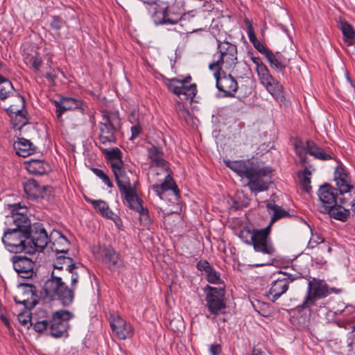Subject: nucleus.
I'll return each mask as SVG.
<instances>
[{"instance_id":"22","label":"nucleus","mask_w":355,"mask_h":355,"mask_svg":"<svg viewBox=\"0 0 355 355\" xmlns=\"http://www.w3.org/2000/svg\"><path fill=\"white\" fill-rule=\"evenodd\" d=\"M99 253L102 261L110 270L118 269L122 266V259L112 248L103 246L100 248Z\"/></svg>"},{"instance_id":"14","label":"nucleus","mask_w":355,"mask_h":355,"mask_svg":"<svg viewBox=\"0 0 355 355\" xmlns=\"http://www.w3.org/2000/svg\"><path fill=\"white\" fill-rule=\"evenodd\" d=\"M117 121L114 115L103 114L102 121L98 125V139L103 145H110L116 142L115 132L116 128L114 122Z\"/></svg>"},{"instance_id":"19","label":"nucleus","mask_w":355,"mask_h":355,"mask_svg":"<svg viewBox=\"0 0 355 355\" xmlns=\"http://www.w3.org/2000/svg\"><path fill=\"white\" fill-rule=\"evenodd\" d=\"M12 262L15 270L20 277L28 279L35 274V263L31 259L15 255L12 258Z\"/></svg>"},{"instance_id":"48","label":"nucleus","mask_w":355,"mask_h":355,"mask_svg":"<svg viewBox=\"0 0 355 355\" xmlns=\"http://www.w3.org/2000/svg\"><path fill=\"white\" fill-rule=\"evenodd\" d=\"M51 26L53 29L59 31L62 27V20L59 17H53L51 23Z\"/></svg>"},{"instance_id":"51","label":"nucleus","mask_w":355,"mask_h":355,"mask_svg":"<svg viewBox=\"0 0 355 355\" xmlns=\"http://www.w3.org/2000/svg\"><path fill=\"white\" fill-rule=\"evenodd\" d=\"M71 273V287L72 288H70L73 292V289H74L76 288V283L78 282V275L76 273V272H73V270H72V272Z\"/></svg>"},{"instance_id":"18","label":"nucleus","mask_w":355,"mask_h":355,"mask_svg":"<svg viewBox=\"0 0 355 355\" xmlns=\"http://www.w3.org/2000/svg\"><path fill=\"white\" fill-rule=\"evenodd\" d=\"M318 196L320 200V210L323 213L337 203L338 189L329 184H324L319 188Z\"/></svg>"},{"instance_id":"26","label":"nucleus","mask_w":355,"mask_h":355,"mask_svg":"<svg viewBox=\"0 0 355 355\" xmlns=\"http://www.w3.org/2000/svg\"><path fill=\"white\" fill-rule=\"evenodd\" d=\"M266 58L272 69L277 72L283 73L288 64V60L281 55L279 53H273L272 51L268 52Z\"/></svg>"},{"instance_id":"9","label":"nucleus","mask_w":355,"mask_h":355,"mask_svg":"<svg viewBox=\"0 0 355 355\" xmlns=\"http://www.w3.org/2000/svg\"><path fill=\"white\" fill-rule=\"evenodd\" d=\"M270 231V225L261 230H248L246 233L249 235L250 239L245 242L252 245L256 252L272 255L275 252V248L269 237Z\"/></svg>"},{"instance_id":"40","label":"nucleus","mask_w":355,"mask_h":355,"mask_svg":"<svg viewBox=\"0 0 355 355\" xmlns=\"http://www.w3.org/2000/svg\"><path fill=\"white\" fill-rule=\"evenodd\" d=\"M33 328L35 331L42 333L45 330L49 329V319H41L37 321H33Z\"/></svg>"},{"instance_id":"11","label":"nucleus","mask_w":355,"mask_h":355,"mask_svg":"<svg viewBox=\"0 0 355 355\" xmlns=\"http://www.w3.org/2000/svg\"><path fill=\"white\" fill-rule=\"evenodd\" d=\"M73 318V314L67 310H58L53 312L49 318V331L54 338H60L67 333L68 322Z\"/></svg>"},{"instance_id":"13","label":"nucleus","mask_w":355,"mask_h":355,"mask_svg":"<svg viewBox=\"0 0 355 355\" xmlns=\"http://www.w3.org/2000/svg\"><path fill=\"white\" fill-rule=\"evenodd\" d=\"M191 80V76H187L184 79H179L177 78H171L167 84V87L169 91L180 97L184 96V99L192 101L196 95L197 87L196 84H191L186 85Z\"/></svg>"},{"instance_id":"50","label":"nucleus","mask_w":355,"mask_h":355,"mask_svg":"<svg viewBox=\"0 0 355 355\" xmlns=\"http://www.w3.org/2000/svg\"><path fill=\"white\" fill-rule=\"evenodd\" d=\"M221 352V347L220 345L215 344L211 345L209 347V352L211 355H218Z\"/></svg>"},{"instance_id":"34","label":"nucleus","mask_w":355,"mask_h":355,"mask_svg":"<svg viewBox=\"0 0 355 355\" xmlns=\"http://www.w3.org/2000/svg\"><path fill=\"white\" fill-rule=\"evenodd\" d=\"M267 208L272 211L273 214L271 218L270 222L268 225H270V227L273 224L275 221L277 220L286 217L289 215L288 212L286 211L285 209H282L281 207L274 204V203H268L267 204Z\"/></svg>"},{"instance_id":"38","label":"nucleus","mask_w":355,"mask_h":355,"mask_svg":"<svg viewBox=\"0 0 355 355\" xmlns=\"http://www.w3.org/2000/svg\"><path fill=\"white\" fill-rule=\"evenodd\" d=\"M65 105V109L76 110L80 109L82 107V101L79 99L70 98V97H62L60 98ZM64 108V107H63Z\"/></svg>"},{"instance_id":"39","label":"nucleus","mask_w":355,"mask_h":355,"mask_svg":"<svg viewBox=\"0 0 355 355\" xmlns=\"http://www.w3.org/2000/svg\"><path fill=\"white\" fill-rule=\"evenodd\" d=\"M42 163L37 160H33L29 162L27 166V170L31 173L42 175L44 172V169L41 167Z\"/></svg>"},{"instance_id":"45","label":"nucleus","mask_w":355,"mask_h":355,"mask_svg":"<svg viewBox=\"0 0 355 355\" xmlns=\"http://www.w3.org/2000/svg\"><path fill=\"white\" fill-rule=\"evenodd\" d=\"M354 313H355V306L350 304L346 305L345 309L335 312L336 314L344 313L345 315H349Z\"/></svg>"},{"instance_id":"62","label":"nucleus","mask_w":355,"mask_h":355,"mask_svg":"<svg viewBox=\"0 0 355 355\" xmlns=\"http://www.w3.org/2000/svg\"><path fill=\"white\" fill-rule=\"evenodd\" d=\"M249 40L250 41V42H251V43H252V44H253L254 43H255V42H258V41H259V40H257V38L256 35H254V36H253V37H250V38L249 39Z\"/></svg>"},{"instance_id":"17","label":"nucleus","mask_w":355,"mask_h":355,"mask_svg":"<svg viewBox=\"0 0 355 355\" xmlns=\"http://www.w3.org/2000/svg\"><path fill=\"white\" fill-rule=\"evenodd\" d=\"M110 324L113 333L120 340L132 338L134 335L132 325L118 315H110Z\"/></svg>"},{"instance_id":"25","label":"nucleus","mask_w":355,"mask_h":355,"mask_svg":"<svg viewBox=\"0 0 355 355\" xmlns=\"http://www.w3.org/2000/svg\"><path fill=\"white\" fill-rule=\"evenodd\" d=\"M184 5L183 0H175L172 5H168L167 9L168 24H177L182 19L185 11Z\"/></svg>"},{"instance_id":"63","label":"nucleus","mask_w":355,"mask_h":355,"mask_svg":"<svg viewBox=\"0 0 355 355\" xmlns=\"http://www.w3.org/2000/svg\"><path fill=\"white\" fill-rule=\"evenodd\" d=\"M350 205H351L352 210L355 213V199H354V200L350 202Z\"/></svg>"},{"instance_id":"36","label":"nucleus","mask_w":355,"mask_h":355,"mask_svg":"<svg viewBox=\"0 0 355 355\" xmlns=\"http://www.w3.org/2000/svg\"><path fill=\"white\" fill-rule=\"evenodd\" d=\"M24 62L26 65L31 66L35 71L37 72L40 70L42 64V59L37 55H26L24 58Z\"/></svg>"},{"instance_id":"43","label":"nucleus","mask_w":355,"mask_h":355,"mask_svg":"<svg viewBox=\"0 0 355 355\" xmlns=\"http://www.w3.org/2000/svg\"><path fill=\"white\" fill-rule=\"evenodd\" d=\"M55 106V114L58 119H60L62 114L67 111L69 110L68 109H65L63 107H65V105H64V103L60 99L59 101H55L54 102Z\"/></svg>"},{"instance_id":"21","label":"nucleus","mask_w":355,"mask_h":355,"mask_svg":"<svg viewBox=\"0 0 355 355\" xmlns=\"http://www.w3.org/2000/svg\"><path fill=\"white\" fill-rule=\"evenodd\" d=\"M334 180L340 195L347 193L355 194V189L352 184V178L347 170L343 166L336 167L334 172Z\"/></svg>"},{"instance_id":"28","label":"nucleus","mask_w":355,"mask_h":355,"mask_svg":"<svg viewBox=\"0 0 355 355\" xmlns=\"http://www.w3.org/2000/svg\"><path fill=\"white\" fill-rule=\"evenodd\" d=\"M338 27L343 35V42L346 46H349L355 43V31L346 21L341 20L338 23Z\"/></svg>"},{"instance_id":"55","label":"nucleus","mask_w":355,"mask_h":355,"mask_svg":"<svg viewBox=\"0 0 355 355\" xmlns=\"http://www.w3.org/2000/svg\"><path fill=\"white\" fill-rule=\"evenodd\" d=\"M92 171L101 180L106 174L103 172V171H102L101 169L97 168H93Z\"/></svg>"},{"instance_id":"42","label":"nucleus","mask_w":355,"mask_h":355,"mask_svg":"<svg viewBox=\"0 0 355 355\" xmlns=\"http://www.w3.org/2000/svg\"><path fill=\"white\" fill-rule=\"evenodd\" d=\"M295 152H296V154L300 157V162L302 163H305L306 161V154L308 153L306 146L303 147V146H300L298 144H296L295 145Z\"/></svg>"},{"instance_id":"64","label":"nucleus","mask_w":355,"mask_h":355,"mask_svg":"<svg viewBox=\"0 0 355 355\" xmlns=\"http://www.w3.org/2000/svg\"><path fill=\"white\" fill-rule=\"evenodd\" d=\"M178 105H179V108H180V110H183V111H184L185 112L188 113V110H186V109L184 107V106H183V105H182L180 103H178Z\"/></svg>"},{"instance_id":"49","label":"nucleus","mask_w":355,"mask_h":355,"mask_svg":"<svg viewBox=\"0 0 355 355\" xmlns=\"http://www.w3.org/2000/svg\"><path fill=\"white\" fill-rule=\"evenodd\" d=\"M37 184L36 182V181L33 180H28L26 184H24V191L26 193H28L29 192V190L33 187V188H37Z\"/></svg>"},{"instance_id":"35","label":"nucleus","mask_w":355,"mask_h":355,"mask_svg":"<svg viewBox=\"0 0 355 355\" xmlns=\"http://www.w3.org/2000/svg\"><path fill=\"white\" fill-rule=\"evenodd\" d=\"M18 94L14 89L10 81H6L5 84L0 88V99L5 100L9 97H13L16 100V95Z\"/></svg>"},{"instance_id":"54","label":"nucleus","mask_w":355,"mask_h":355,"mask_svg":"<svg viewBox=\"0 0 355 355\" xmlns=\"http://www.w3.org/2000/svg\"><path fill=\"white\" fill-rule=\"evenodd\" d=\"M139 219H140L141 222L144 223L145 225L149 224L150 223L149 213L148 212L144 213V215H142L139 217Z\"/></svg>"},{"instance_id":"47","label":"nucleus","mask_w":355,"mask_h":355,"mask_svg":"<svg viewBox=\"0 0 355 355\" xmlns=\"http://www.w3.org/2000/svg\"><path fill=\"white\" fill-rule=\"evenodd\" d=\"M254 47L261 53L266 56L268 52H270V50L266 48L259 41L253 44Z\"/></svg>"},{"instance_id":"15","label":"nucleus","mask_w":355,"mask_h":355,"mask_svg":"<svg viewBox=\"0 0 355 355\" xmlns=\"http://www.w3.org/2000/svg\"><path fill=\"white\" fill-rule=\"evenodd\" d=\"M25 107V100L19 94L16 95V104L10 105L8 111L11 114V123L14 128L20 130L24 126L28 119L25 116L24 110Z\"/></svg>"},{"instance_id":"5","label":"nucleus","mask_w":355,"mask_h":355,"mask_svg":"<svg viewBox=\"0 0 355 355\" xmlns=\"http://www.w3.org/2000/svg\"><path fill=\"white\" fill-rule=\"evenodd\" d=\"M237 62V47L229 42L218 44L217 51L214 55V61L209 68L211 71H220L223 69H232Z\"/></svg>"},{"instance_id":"31","label":"nucleus","mask_w":355,"mask_h":355,"mask_svg":"<svg viewBox=\"0 0 355 355\" xmlns=\"http://www.w3.org/2000/svg\"><path fill=\"white\" fill-rule=\"evenodd\" d=\"M306 148L308 153L317 159L321 160H329L331 159L330 155L326 153L322 148L311 140L306 141Z\"/></svg>"},{"instance_id":"24","label":"nucleus","mask_w":355,"mask_h":355,"mask_svg":"<svg viewBox=\"0 0 355 355\" xmlns=\"http://www.w3.org/2000/svg\"><path fill=\"white\" fill-rule=\"evenodd\" d=\"M196 268L203 273L209 283L218 285L223 284L220 273L207 261L200 260L197 263Z\"/></svg>"},{"instance_id":"27","label":"nucleus","mask_w":355,"mask_h":355,"mask_svg":"<svg viewBox=\"0 0 355 355\" xmlns=\"http://www.w3.org/2000/svg\"><path fill=\"white\" fill-rule=\"evenodd\" d=\"M32 143L24 138H19L17 141L14 143V149L16 153L22 157H26L34 153Z\"/></svg>"},{"instance_id":"4","label":"nucleus","mask_w":355,"mask_h":355,"mask_svg":"<svg viewBox=\"0 0 355 355\" xmlns=\"http://www.w3.org/2000/svg\"><path fill=\"white\" fill-rule=\"evenodd\" d=\"M148 157L150 159V166L159 168L164 176V181L162 183L151 186L153 191L162 200L164 198L166 193L171 192L175 200H177L179 196V190L168 172L167 162L163 157L162 150L156 146L149 148L148 149Z\"/></svg>"},{"instance_id":"23","label":"nucleus","mask_w":355,"mask_h":355,"mask_svg":"<svg viewBox=\"0 0 355 355\" xmlns=\"http://www.w3.org/2000/svg\"><path fill=\"white\" fill-rule=\"evenodd\" d=\"M293 279L282 278L273 281L271 284L268 294L266 295L269 300L275 302L288 289L289 284L293 282Z\"/></svg>"},{"instance_id":"59","label":"nucleus","mask_w":355,"mask_h":355,"mask_svg":"<svg viewBox=\"0 0 355 355\" xmlns=\"http://www.w3.org/2000/svg\"><path fill=\"white\" fill-rule=\"evenodd\" d=\"M329 291H330V293L332 292V293H334L336 294H338V293H340L342 290L341 289H339V288H329Z\"/></svg>"},{"instance_id":"7","label":"nucleus","mask_w":355,"mask_h":355,"mask_svg":"<svg viewBox=\"0 0 355 355\" xmlns=\"http://www.w3.org/2000/svg\"><path fill=\"white\" fill-rule=\"evenodd\" d=\"M329 294V287L326 282L313 277L307 283L304 299L299 308L311 311L313 307L318 306V301L326 298Z\"/></svg>"},{"instance_id":"57","label":"nucleus","mask_w":355,"mask_h":355,"mask_svg":"<svg viewBox=\"0 0 355 355\" xmlns=\"http://www.w3.org/2000/svg\"><path fill=\"white\" fill-rule=\"evenodd\" d=\"M248 38L250 39V37H253L255 35V33H254V31L253 30V28L252 26V24L248 21Z\"/></svg>"},{"instance_id":"20","label":"nucleus","mask_w":355,"mask_h":355,"mask_svg":"<svg viewBox=\"0 0 355 355\" xmlns=\"http://www.w3.org/2000/svg\"><path fill=\"white\" fill-rule=\"evenodd\" d=\"M213 71L216 79V86L218 91L223 92L222 96H234L238 89V84L234 78L231 75L220 77V71L214 70Z\"/></svg>"},{"instance_id":"56","label":"nucleus","mask_w":355,"mask_h":355,"mask_svg":"<svg viewBox=\"0 0 355 355\" xmlns=\"http://www.w3.org/2000/svg\"><path fill=\"white\" fill-rule=\"evenodd\" d=\"M92 171L101 180L106 174L103 172V171H102L101 169L97 168H93Z\"/></svg>"},{"instance_id":"2","label":"nucleus","mask_w":355,"mask_h":355,"mask_svg":"<svg viewBox=\"0 0 355 355\" xmlns=\"http://www.w3.org/2000/svg\"><path fill=\"white\" fill-rule=\"evenodd\" d=\"M103 152L112 168L119 189L124 195L129 207L138 212L139 217L144 213L148 212V209L141 205V200L138 198L135 187L131 184L126 176L124 164L121 159V151L118 148H114L104 149Z\"/></svg>"},{"instance_id":"52","label":"nucleus","mask_w":355,"mask_h":355,"mask_svg":"<svg viewBox=\"0 0 355 355\" xmlns=\"http://www.w3.org/2000/svg\"><path fill=\"white\" fill-rule=\"evenodd\" d=\"M108 219L113 220L117 227H120L122 225V221L121 218L114 212L112 213V216H110V217H109Z\"/></svg>"},{"instance_id":"29","label":"nucleus","mask_w":355,"mask_h":355,"mask_svg":"<svg viewBox=\"0 0 355 355\" xmlns=\"http://www.w3.org/2000/svg\"><path fill=\"white\" fill-rule=\"evenodd\" d=\"M86 202L92 205L94 209L103 217L108 218L112 216L113 211L110 209L107 203L103 200H93L88 197H85Z\"/></svg>"},{"instance_id":"60","label":"nucleus","mask_w":355,"mask_h":355,"mask_svg":"<svg viewBox=\"0 0 355 355\" xmlns=\"http://www.w3.org/2000/svg\"><path fill=\"white\" fill-rule=\"evenodd\" d=\"M6 81L10 80L0 75V85H3V84H5Z\"/></svg>"},{"instance_id":"33","label":"nucleus","mask_w":355,"mask_h":355,"mask_svg":"<svg viewBox=\"0 0 355 355\" xmlns=\"http://www.w3.org/2000/svg\"><path fill=\"white\" fill-rule=\"evenodd\" d=\"M54 268L62 270L65 268L69 272H72L76 268L75 264L73 263V259L68 257L59 256L58 257L55 263H54Z\"/></svg>"},{"instance_id":"44","label":"nucleus","mask_w":355,"mask_h":355,"mask_svg":"<svg viewBox=\"0 0 355 355\" xmlns=\"http://www.w3.org/2000/svg\"><path fill=\"white\" fill-rule=\"evenodd\" d=\"M322 243H324V239L322 236L318 234H312V236L309 242V245L311 248H313V244H320Z\"/></svg>"},{"instance_id":"46","label":"nucleus","mask_w":355,"mask_h":355,"mask_svg":"<svg viewBox=\"0 0 355 355\" xmlns=\"http://www.w3.org/2000/svg\"><path fill=\"white\" fill-rule=\"evenodd\" d=\"M130 130H131V137L130 139L131 140H134L141 133V127L140 126V125L139 123H137L136 125H132L130 128Z\"/></svg>"},{"instance_id":"41","label":"nucleus","mask_w":355,"mask_h":355,"mask_svg":"<svg viewBox=\"0 0 355 355\" xmlns=\"http://www.w3.org/2000/svg\"><path fill=\"white\" fill-rule=\"evenodd\" d=\"M19 322L24 326L33 325V318L31 316V313L28 311H24L18 315Z\"/></svg>"},{"instance_id":"37","label":"nucleus","mask_w":355,"mask_h":355,"mask_svg":"<svg viewBox=\"0 0 355 355\" xmlns=\"http://www.w3.org/2000/svg\"><path fill=\"white\" fill-rule=\"evenodd\" d=\"M298 177L300 180V183L303 190L305 192L309 193L311 189V171L307 168H305L302 173L298 174Z\"/></svg>"},{"instance_id":"30","label":"nucleus","mask_w":355,"mask_h":355,"mask_svg":"<svg viewBox=\"0 0 355 355\" xmlns=\"http://www.w3.org/2000/svg\"><path fill=\"white\" fill-rule=\"evenodd\" d=\"M323 213L328 214L331 218L342 222L347 221L350 214L349 209H345L341 205H338L337 203L332 206V208L326 209Z\"/></svg>"},{"instance_id":"8","label":"nucleus","mask_w":355,"mask_h":355,"mask_svg":"<svg viewBox=\"0 0 355 355\" xmlns=\"http://www.w3.org/2000/svg\"><path fill=\"white\" fill-rule=\"evenodd\" d=\"M54 275V272H52ZM43 290L45 294L53 299L58 300L64 306L70 305L74 298L73 291L58 277H52L46 281Z\"/></svg>"},{"instance_id":"32","label":"nucleus","mask_w":355,"mask_h":355,"mask_svg":"<svg viewBox=\"0 0 355 355\" xmlns=\"http://www.w3.org/2000/svg\"><path fill=\"white\" fill-rule=\"evenodd\" d=\"M59 237L53 243L51 249L57 254L67 253L69 250V242L62 234L58 232Z\"/></svg>"},{"instance_id":"3","label":"nucleus","mask_w":355,"mask_h":355,"mask_svg":"<svg viewBox=\"0 0 355 355\" xmlns=\"http://www.w3.org/2000/svg\"><path fill=\"white\" fill-rule=\"evenodd\" d=\"M226 166L241 178H246L247 185L255 194L266 191L270 182L269 167H259L250 159L230 160L224 159Z\"/></svg>"},{"instance_id":"58","label":"nucleus","mask_w":355,"mask_h":355,"mask_svg":"<svg viewBox=\"0 0 355 355\" xmlns=\"http://www.w3.org/2000/svg\"><path fill=\"white\" fill-rule=\"evenodd\" d=\"M315 263H316L317 264L320 265V266H323L324 264H325V263H326V261H325V260H324V259H323V258H320V259L316 258V259H315Z\"/></svg>"},{"instance_id":"10","label":"nucleus","mask_w":355,"mask_h":355,"mask_svg":"<svg viewBox=\"0 0 355 355\" xmlns=\"http://www.w3.org/2000/svg\"><path fill=\"white\" fill-rule=\"evenodd\" d=\"M29 241L27 244V254L41 252L47 245L49 239L46 230L41 223H34L30 228Z\"/></svg>"},{"instance_id":"53","label":"nucleus","mask_w":355,"mask_h":355,"mask_svg":"<svg viewBox=\"0 0 355 355\" xmlns=\"http://www.w3.org/2000/svg\"><path fill=\"white\" fill-rule=\"evenodd\" d=\"M101 180L105 184H106L107 186V187H109V188L113 187V184L107 174H105L102 178Z\"/></svg>"},{"instance_id":"16","label":"nucleus","mask_w":355,"mask_h":355,"mask_svg":"<svg viewBox=\"0 0 355 355\" xmlns=\"http://www.w3.org/2000/svg\"><path fill=\"white\" fill-rule=\"evenodd\" d=\"M168 3L163 1H153L146 5L148 12L156 26L168 25Z\"/></svg>"},{"instance_id":"12","label":"nucleus","mask_w":355,"mask_h":355,"mask_svg":"<svg viewBox=\"0 0 355 355\" xmlns=\"http://www.w3.org/2000/svg\"><path fill=\"white\" fill-rule=\"evenodd\" d=\"M205 291L206 292V302L209 311L216 315L221 313L226 307L224 302V286L212 287L207 285L205 288Z\"/></svg>"},{"instance_id":"6","label":"nucleus","mask_w":355,"mask_h":355,"mask_svg":"<svg viewBox=\"0 0 355 355\" xmlns=\"http://www.w3.org/2000/svg\"><path fill=\"white\" fill-rule=\"evenodd\" d=\"M251 60L256 66L257 73L261 84L264 86L277 101L283 103L285 98L282 85L271 75L259 57L253 56Z\"/></svg>"},{"instance_id":"1","label":"nucleus","mask_w":355,"mask_h":355,"mask_svg":"<svg viewBox=\"0 0 355 355\" xmlns=\"http://www.w3.org/2000/svg\"><path fill=\"white\" fill-rule=\"evenodd\" d=\"M6 210L9 214L6 216L5 224L9 227L4 230L1 241L8 251L26 253L31 228L28 208L21 203H15L8 205Z\"/></svg>"},{"instance_id":"61","label":"nucleus","mask_w":355,"mask_h":355,"mask_svg":"<svg viewBox=\"0 0 355 355\" xmlns=\"http://www.w3.org/2000/svg\"><path fill=\"white\" fill-rule=\"evenodd\" d=\"M251 355H264V354L257 349H254L252 351Z\"/></svg>"}]
</instances>
